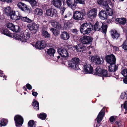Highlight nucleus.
<instances>
[{
  "instance_id": "nucleus-45",
  "label": "nucleus",
  "mask_w": 127,
  "mask_h": 127,
  "mask_svg": "<svg viewBox=\"0 0 127 127\" xmlns=\"http://www.w3.org/2000/svg\"><path fill=\"white\" fill-rule=\"evenodd\" d=\"M29 2L32 7L37 5V2L35 0H30Z\"/></svg>"
},
{
  "instance_id": "nucleus-56",
  "label": "nucleus",
  "mask_w": 127,
  "mask_h": 127,
  "mask_svg": "<svg viewBox=\"0 0 127 127\" xmlns=\"http://www.w3.org/2000/svg\"><path fill=\"white\" fill-rule=\"evenodd\" d=\"M71 32L75 34H76L78 32V31L76 29H73L71 30Z\"/></svg>"
},
{
  "instance_id": "nucleus-53",
  "label": "nucleus",
  "mask_w": 127,
  "mask_h": 127,
  "mask_svg": "<svg viewBox=\"0 0 127 127\" xmlns=\"http://www.w3.org/2000/svg\"><path fill=\"white\" fill-rule=\"evenodd\" d=\"M124 108L125 109V113L126 114V113H127V101H126L124 104Z\"/></svg>"
},
{
  "instance_id": "nucleus-36",
  "label": "nucleus",
  "mask_w": 127,
  "mask_h": 127,
  "mask_svg": "<svg viewBox=\"0 0 127 127\" xmlns=\"http://www.w3.org/2000/svg\"><path fill=\"white\" fill-rule=\"evenodd\" d=\"M37 117L42 120H44L47 117V114L43 112L41 113L38 115H37Z\"/></svg>"
},
{
  "instance_id": "nucleus-20",
  "label": "nucleus",
  "mask_w": 127,
  "mask_h": 127,
  "mask_svg": "<svg viewBox=\"0 0 127 127\" xmlns=\"http://www.w3.org/2000/svg\"><path fill=\"white\" fill-rule=\"evenodd\" d=\"M84 70L87 73L92 74L93 68L90 64L86 63L84 65Z\"/></svg>"
},
{
  "instance_id": "nucleus-19",
  "label": "nucleus",
  "mask_w": 127,
  "mask_h": 127,
  "mask_svg": "<svg viewBox=\"0 0 127 127\" xmlns=\"http://www.w3.org/2000/svg\"><path fill=\"white\" fill-rule=\"evenodd\" d=\"M64 0H52L51 3L57 8H60L62 3L63 4Z\"/></svg>"
},
{
  "instance_id": "nucleus-31",
  "label": "nucleus",
  "mask_w": 127,
  "mask_h": 127,
  "mask_svg": "<svg viewBox=\"0 0 127 127\" xmlns=\"http://www.w3.org/2000/svg\"><path fill=\"white\" fill-rule=\"evenodd\" d=\"M56 50L54 49L50 48L47 50V53L50 56L54 57V54Z\"/></svg>"
},
{
  "instance_id": "nucleus-55",
  "label": "nucleus",
  "mask_w": 127,
  "mask_h": 127,
  "mask_svg": "<svg viewBox=\"0 0 127 127\" xmlns=\"http://www.w3.org/2000/svg\"><path fill=\"white\" fill-rule=\"evenodd\" d=\"M76 3L83 4L85 3L84 0H76Z\"/></svg>"
},
{
  "instance_id": "nucleus-4",
  "label": "nucleus",
  "mask_w": 127,
  "mask_h": 127,
  "mask_svg": "<svg viewBox=\"0 0 127 127\" xmlns=\"http://www.w3.org/2000/svg\"><path fill=\"white\" fill-rule=\"evenodd\" d=\"M86 14L85 11H82L76 10L73 12V19L77 20H83L84 19Z\"/></svg>"
},
{
  "instance_id": "nucleus-28",
  "label": "nucleus",
  "mask_w": 127,
  "mask_h": 127,
  "mask_svg": "<svg viewBox=\"0 0 127 127\" xmlns=\"http://www.w3.org/2000/svg\"><path fill=\"white\" fill-rule=\"evenodd\" d=\"M14 11L9 6L6 7L4 10L5 14L8 16H10Z\"/></svg>"
},
{
  "instance_id": "nucleus-24",
  "label": "nucleus",
  "mask_w": 127,
  "mask_h": 127,
  "mask_svg": "<svg viewBox=\"0 0 127 127\" xmlns=\"http://www.w3.org/2000/svg\"><path fill=\"white\" fill-rule=\"evenodd\" d=\"M18 16L16 14L15 11H14L12 13V14L10 16V18L13 20H15L17 21L19 20H21V17H22L21 16H19V13H18Z\"/></svg>"
},
{
  "instance_id": "nucleus-3",
  "label": "nucleus",
  "mask_w": 127,
  "mask_h": 127,
  "mask_svg": "<svg viewBox=\"0 0 127 127\" xmlns=\"http://www.w3.org/2000/svg\"><path fill=\"white\" fill-rule=\"evenodd\" d=\"M80 60L77 58H73L71 60L67 61L68 66L75 70H78L79 68L78 65L80 64Z\"/></svg>"
},
{
  "instance_id": "nucleus-5",
  "label": "nucleus",
  "mask_w": 127,
  "mask_h": 127,
  "mask_svg": "<svg viewBox=\"0 0 127 127\" xmlns=\"http://www.w3.org/2000/svg\"><path fill=\"white\" fill-rule=\"evenodd\" d=\"M97 3L98 4L105 7L106 10L109 16L113 15V10L109 7L106 0H97Z\"/></svg>"
},
{
  "instance_id": "nucleus-34",
  "label": "nucleus",
  "mask_w": 127,
  "mask_h": 127,
  "mask_svg": "<svg viewBox=\"0 0 127 127\" xmlns=\"http://www.w3.org/2000/svg\"><path fill=\"white\" fill-rule=\"evenodd\" d=\"M21 21L30 23H32L33 21H34L33 20L29 19L27 17L22 16L21 18Z\"/></svg>"
},
{
  "instance_id": "nucleus-43",
  "label": "nucleus",
  "mask_w": 127,
  "mask_h": 127,
  "mask_svg": "<svg viewBox=\"0 0 127 127\" xmlns=\"http://www.w3.org/2000/svg\"><path fill=\"white\" fill-rule=\"evenodd\" d=\"M121 46L124 50L127 51V40L126 39L123 42Z\"/></svg>"
},
{
  "instance_id": "nucleus-41",
  "label": "nucleus",
  "mask_w": 127,
  "mask_h": 127,
  "mask_svg": "<svg viewBox=\"0 0 127 127\" xmlns=\"http://www.w3.org/2000/svg\"><path fill=\"white\" fill-rule=\"evenodd\" d=\"M52 31L53 34L55 36H57L60 34V32L55 29L52 28L50 30Z\"/></svg>"
},
{
  "instance_id": "nucleus-50",
  "label": "nucleus",
  "mask_w": 127,
  "mask_h": 127,
  "mask_svg": "<svg viewBox=\"0 0 127 127\" xmlns=\"http://www.w3.org/2000/svg\"><path fill=\"white\" fill-rule=\"evenodd\" d=\"M57 22L56 21L54 20H51L50 21V23L52 27L54 28H55Z\"/></svg>"
},
{
  "instance_id": "nucleus-25",
  "label": "nucleus",
  "mask_w": 127,
  "mask_h": 127,
  "mask_svg": "<svg viewBox=\"0 0 127 127\" xmlns=\"http://www.w3.org/2000/svg\"><path fill=\"white\" fill-rule=\"evenodd\" d=\"M110 33L112 37L114 39H117L120 35L116 30H112L110 31Z\"/></svg>"
},
{
  "instance_id": "nucleus-60",
  "label": "nucleus",
  "mask_w": 127,
  "mask_h": 127,
  "mask_svg": "<svg viewBox=\"0 0 127 127\" xmlns=\"http://www.w3.org/2000/svg\"><path fill=\"white\" fill-rule=\"evenodd\" d=\"M2 1L6 2L7 3H12V0H0Z\"/></svg>"
},
{
  "instance_id": "nucleus-30",
  "label": "nucleus",
  "mask_w": 127,
  "mask_h": 127,
  "mask_svg": "<svg viewBox=\"0 0 127 127\" xmlns=\"http://www.w3.org/2000/svg\"><path fill=\"white\" fill-rule=\"evenodd\" d=\"M32 106L34 109L36 111L38 110L39 109V102L34 99L32 102Z\"/></svg>"
},
{
  "instance_id": "nucleus-13",
  "label": "nucleus",
  "mask_w": 127,
  "mask_h": 127,
  "mask_svg": "<svg viewBox=\"0 0 127 127\" xmlns=\"http://www.w3.org/2000/svg\"><path fill=\"white\" fill-rule=\"evenodd\" d=\"M32 45L36 48L40 50L44 48L46 46L45 42L44 40L37 41L35 44H32Z\"/></svg>"
},
{
  "instance_id": "nucleus-14",
  "label": "nucleus",
  "mask_w": 127,
  "mask_h": 127,
  "mask_svg": "<svg viewBox=\"0 0 127 127\" xmlns=\"http://www.w3.org/2000/svg\"><path fill=\"white\" fill-rule=\"evenodd\" d=\"M97 10L96 8H93L88 11L87 14L88 17L93 19L96 17Z\"/></svg>"
},
{
  "instance_id": "nucleus-51",
  "label": "nucleus",
  "mask_w": 127,
  "mask_h": 127,
  "mask_svg": "<svg viewBox=\"0 0 127 127\" xmlns=\"http://www.w3.org/2000/svg\"><path fill=\"white\" fill-rule=\"evenodd\" d=\"M56 25L55 27V28L58 30H60L62 29V27L61 26V25L59 22H57V24Z\"/></svg>"
},
{
  "instance_id": "nucleus-12",
  "label": "nucleus",
  "mask_w": 127,
  "mask_h": 127,
  "mask_svg": "<svg viewBox=\"0 0 127 127\" xmlns=\"http://www.w3.org/2000/svg\"><path fill=\"white\" fill-rule=\"evenodd\" d=\"M105 109L104 108L102 109L100 111L99 113L97 116L96 118L95 119L96 120L97 124L96 125L95 127H98L100 125L99 124L101 122L103 119L104 116L105 115Z\"/></svg>"
},
{
  "instance_id": "nucleus-2",
  "label": "nucleus",
  "mask_w": 127,
  "mask_h": 127,
  "mask_svg": "<svg viewBox=\"0 0 127 127\" xmlns=\"http://www.w3.org/2000/svg\"><path fill=\"white\" fill-rule=\"evenodd\" d=\"M10 37H15V39L18 40H20L23 42V37L22 36V33L20 34L13 33L12 35L9 30L6 28H2L1 30H0V32Z\"/></svg>"
},
{
  "instance_id": "nucleus-57",
  "label": "nucleus",
  "mask_w": 127,
  "mask_h": 127,
  "mask_svg": "<svg viewBox=\"0 0 127 127\" xmlns=\"http://www.w3.org/2000/svg\"><path fill=\"white\" fill-rule=\"evenodd\" d=\"M26 88L29 90H31L32 89V87L31 85L29 83H27L26 85Z\"/></svg>"
},
{
  "instance_id": "nucleus-8",
  "label": "nucleus",
  "mask_w": 127,
  "mask_h": 127,
  "mask_svg": "<svg viewBox=\"0 0 127 127\" xmlns=\"http://www.w3.org/2000/svg\"><path fill=\"white\" fill-rule=\"evenodd\" d=\"M31 23L28 24L27 25V27L30 31H32V33L35 34L37 31L39 26L33 21Z\"/></svg>"
},
{
  "instance_id": "nucleus-21",
  "label": "nucleus",
  "mask_w": 127,
  "mask_h": 127,
  "mask_svg": "<svg viewBox=\"0 0 127 127\" xmlns=\"http://www.w3.org/2000/svg\"><path fill=\"white\" fill-rule=\"evenodd\" d=\"M31 31L26 30L24 32L22 33V36L23 37V42H26L28 40L30 37Z\"/></svg>"
},
{
  "instance_id": "nucleus-49",
  "label": "nucleus",
  "mask_w": 127,
  "mask_h": 127,
  "mask_svg": "<svg viewBox=\"0 0 127 127\" xmlns=\"http://www.w3.org/2000/svg\"><path fill=\"white\" fill-rule=\"evenodd\" d=\"M120 97L121 99H123L125 98L126 99H127V95L125 92L122 93L120 96Z\"/></svg>"
},
{
  "instance_id": "nucleus-10",
  "label": "nucleus",
  "mask_w": 127,
  "mask_h": 127,
  "mask_svg": "<svg viewBox=\"0 0 127 127\" xmlns=\"http://www.w3.org/2000/svg\"><path fill=\"white\" fill-rule=\"evenodd\" d=\"M105 60L106 62L110 64H115L116 58L115 56L112 54L106 56Z\"/></svg>"
},
{
  "instance_id": "nucleus-29",
  "label": "nucleus",
  "mask_w": 127,
  "mask_h": 127,
  "mask_svg": "<svg viewBox=\"0 0 127 127\" xmlns=\"http://www.w3.org/2000/svg\"><path fill=\"white\" fill-rule=\"evenodd\" d=\"M109 71V72H111L113 71H116L118 69V66L115 64H110L108 66Z\"/></svg>"
},
{
  "instance_id": "nucleus-1",
  "label": "nucleus",
  "mask_w": 127,
  "mask_h": 127,
  "mask_svg": "<svg viewBox=\"0 0 127 127\" xmlns=\"http://www.w3.org/2000/svg\"><path fill=\"white\" fill-rule=\"evenodd\" d=\"M101 23L97 21L94 25L90 22H86L82 23L79 28L80 32L83 35L90 33L92 31H100L101 30Z\"/></svg>"
},
{
  "instance_id": "nucleus-33",
  "label": "nucleus",
  "mask_w": 127,
  "mask_h": 127,
  "mask_svg": "<svg viewBox=\"0 0 127 127\" xmlns=\"http://www.w3.org/2000/svg\"><path fill=\"white\" fill-rule=\"evenodd\" d=\"M101 30L100 31L105 34L106 33L108 26L107 25H104L103 23H101Z\"/></svg>"
},
{
  "instance_id": "nucleus-48",
  "label": "nucleus",
  "mask_w": 127,
  "mask_h": 127,
  "mask_svg": "<svg viewBox=\"0 0 127 127\" xmlns=\"http://www.w3.org/2000/svg\"><path fill=\"white\" fill-rule=\"evenodd\" d=\"M121 73L124 76H127V68L124 69L121 71Z\"/></svg>"
},
{
  "instance_id": "nucleus-32",
  "label": "nucleus",
  "mask_w": 127,
  "mask_h": 127,
  "mask_svg": "<svg viewBox=\"0 0 127 127\" xmlns=\"http://www.w3.org/2000/svg\"><path fill=\"white\" fill-rule=\"evenodd\" d=\"M110 75L111 73H109L108 71L107 70L103 69L102 71L101 75L100 76H103V77H110Z\"/></svg>"
},
{
  "instance_id": "nucleus-52",
  "label": "nucleus",
  "mask_w": 127,
  "mask_h": 127,
  "mask_svg": "<svg viewBox=\"0 0 127 127\" xmlns=\"http://www.w3.org/2000/svg\"><path fill=\"white\" fill-rule=\"evenodd\" d=\"M117 117L116 116H113L110 117L109 118V120L111 123H113L115 122L116 120V118L115 117Z\"/></svg>"
},
{
  "instance_id": "nucleus-54",
  "label": "nucleus",
  "mask_w": 127,
  "mask_h": 127,
  "mask_svg": "<svg viewBox=\"0 0 127 127\" xmlns=\"http://www.w3.org/2000/svg\"><path fill=\"white\" fill-rule=\"evenodd\" d=\"M102 62L101 60H100V57H99L97 61H95V64H101Z\"/></svg>"
},
{
  "instance_id": "nucleus-40",
  "label": "nucleus",
  "mask_w": 127,
  "mask_h": 127,
  "mask_svg": "<svg viewBox=\"0 0 127 127\" xmlns=\"http://www.w3.org/2000/svg\"><path fill=\"white\" fill-rule=\"evenodd\" d=\"M28 127H36V125L35 122L33 120L29 121L28 124Z\"/></svg>"
},
{
  "instance_id": "nucleus-38",
  "label": "nucleus",
  "mask_w": 127,
  "mask_h": 127,
  "mask_svg": "<svg viewBox=\"0 0 127 127\" xmlns=\"http://www.w3.org/2000/svg\"><path fill=\"white\" fill-rule=\"evenodd\" d=\"M35 13L37 15L41 16L43 14V11L41 9L36 8L35 10Z\"/></svg>"
},
{
  "instance_id": "nucleus-64",
  "label": "nucleus",
  "mask_w": 127,
  "mask_h": 127,
  "mask_svg": "<svg viewBox=\"0 0 127 127\" xmlns=\"http://www.w3.org/2000/svg\"><path fill=\"white\" fill-rule=\"evenodd\" d=\"M113 48L114 49L115 51L118 50L119 49V48L118 47L115 46H114L113 47Z\"/></svg>"
},
{
  "instance_id": "nucleus-11",
  "label": "nucleus",
  "mask_w": 127,
  "mask_h": 127,
  "mask_svg": "<svg viewBox=\"0 0 127 127\" xmlns=\"http://www.w3.org/2000/svg\"><path fill=\"white\" fill-rule=\"evenodd\" d=\"M17 5L19 9L25 12H30V9H31L29 6L22 2H18Z\"/></svg>"
},
{
  "instance_id": "nucleus-58",
  "label": "nucleus",
  "mask_w": 127,
  "mask_h": 127,
  "mask_svg": "<svg viewBox=\"0 0 127 127\" xmlns=\"http://www.w3.org/2000/svg\"><path fill=\"white\" fill-rule=\"evenodd\" d=\"M114 124L117 125L118 127H119L121 125V124L119 121H117L115 122Z\"/></svg>"
},
{
  "instance_id": "nucleus-15",
  "label": "nucleus",
  "mask_w": 127,
  "mask_h": 127,
  "mask_svg": "<svg viewBox=\"0 0 127 127\" xmlns=\"http://www.w3.org/2000/svg\"><path fill=\"white\" fill-rule=\"evenodd\" d=\"M58 52L62 57L66 58L68 57V53L66 49L61 47L58 48Z\"/></svg>"
},
{
  "instance_id": "nucleus-27",
  "label": "nucleus",
  "mask_w": 127,
  "mask_h": 127,
  "mask_svg": "<svg viewBox=\"0 0 127 127\" xmlns=\"http://www.w3.org/2000/svg\"><path fill=\"white\" fill-rule=\"evenodd\" d=\"M41 33L42 36L46 38H48L50 37V35L47 31V29L45 27H43L41 30Z\"/></svg>"
},
{
  "instance_id": "nucleus-35",
  "label": "nucleus",
  "mask_w": 127,
  "mask_h": 127,
  "mask_svg": "<svg viewBox=\"0 0 127 127\" xmlns=\"http://www.w3.org/2000/svg\"><path fill=\"white\" fill-rule=\"evenodd\" d=\"M72 23L71 22L68 21L64 24V27L65 29L67 30L71 27Z\"/></svg>"
},
{
  "instance_id": "nucleus-47",
  "label": "nucleus",
  "mask_w": 127,
  "mask_h": 127,
  "mask_svg": "<svg viewBox=\"0 0 127 127\" xmlns=\"http://www.w3.org/2000/svg\"><path fill=\"white\" fill-rule=\"evenodd\" d=\"M14 25L13 24L9 22L7 24V27L8 28L12 31L13 29V27Z\"/></svg>"
},
{
  "instance_id": "nucleus-63",
  "label": "nucleus",
  "mask_w": 127,
  "mask_h": 127,
  "mask_svg": "<svg viewBox=\"0 0 127 127\" xmlns=\"http://www.w3.org/2000/svg\"><path fill=\"white\" fill-rule=\"evenodd\" d=\"M112 21V20L111 19H108L106 22V23L108 24L111 22Z\"/></svg>"
},
{
  "instance_id": "nucleus-22",
  "label": "nucleus",
  "mask_w": 127,
  "mask_h": 127,
  "mask_svg": "<svg viewBox=\"0 0 127 127\" xmlns=\"http://www.w3.org/2000/svg\"><path fill=\"white\" fill-rule=\"evenodd\" d=\"M60 37L61 39L63 40H67L69 39L70 36L68 33L64 31L61 33Z\"/></svg>"
},
{
  "instance_id": "nucleus-26",
  "label": "nucleus",
  "mask_w": 127,
  "mask_h": 127,
  "mask_svg": "<svg viewBox=\"0 0 127 127\" xmlns=\"http://www.w3.org/2000/svg\"><path fill=\"white\" fill-rule=\"evenodd\" d=\"M103 69L100 67L98 66L96 68L95 70H93L92 74L100 76Z\"/></svg>"
},
{
  "instance_id": "nucleus-18",
  "label": "nucleus",
  "mask_w": 127,
  "mask_h": 127,
  "mask_svg": "<svg viewBox=\"0 0 127 127\" xmlns=\"http://www.w3.org/2000/svg\"><path fill=\"white\" fill-rule=\"evenodd\" d=\"M105 10H102L99 12L98 16L99 18L101 20H104L107 19L108 18V15L107 12Z\"/></svg>"
},
{
  "instance_id": "nucleus-61",
  "label": "nucleus",
  "mask_w": 127,
  "mask_h": 127,
  "mask_svg": "<svg viewBox=\"0 0 127 127\" xmlns=\"http://www.w3.org/2000/svg\"><path fill=\"white\" fill-rule=\"evenodd\" d=\"M38 93L35 92H32V95L36 97V96L38 95Z\"/></svg>"
},
{
  "instance_id": "nucleus-7",
  "label": "nucleus",
  "mask_w": 127,
  "mask_h": 127,
  "mask_svg": "<svg viewBox=\"0 0 127 127\" xmlns=\"http://www.w3.org/2000/svg\"><path fill=\"white\" fill-rule=\"evenodd\" d=\"M15 123L16 126L17 127H20L22 126L24 123L23 118L21 115H17L14 118Z\"/></svg>"
},
{
  "instance_id": "nucleus-42",
  "label": "nucleus",
  "mask_w": 127,
  "mask_h": 127,
  "mask_svg": "<svg viewBox=\"0 0 127 127\" xmlns=\"http://www.w3.org/2000/svg\"><path fill=\"white\" fill-rule=\"evenodd\" d=\"M7 120L4 118H2L0 120V127H1V126H5L7 124L6 122Z\"/></svg>"
},
{
  "instance_id": "nucleus-59",
  "label": "nucleus",
  "mask_w": 127,
  "mask_h": 127,
  "mask_svg": "<svg viewBox=\"0 0 127 127\" xmlns=\"http://www.w3.org/2000/svg\"><path fill=\"white\" fill-rule=\"evenodd\" d=\"M125 78L123 79V81L124 83L127 84V76H124Z\"/></svg>"
},
{
  "instance_id": "nucleus-39",
  "label": "nucleus",
  "mask_w": 127,
  "mask_h": 127,
  "mask_svg": "<svg viewBox=\"0 0 127 127\" xmlns=\"http://www.w3.org/2000/svg\"><path fill=\"white\" fill-rule=\"evenodd\" d=\"M13 29L12 31L15 32H19L20 31L21 29L20 27L18 26L14 25L13 27Z\"/></svg>"
},
{
  "instance_id": "nucleus-37",
  "label": "nucleus",
  "mask_w": 127,
  "mask_h": 127,
  "mask_svg": "<svg viewBox=\"0 0 127 127\" xmlns=\"http://www.w3.org/2000/svg\"><path fill=\"white\" fill-rule=\"evenodd\" d=\"M65 4H63V6H61V8H60V13L62 15H63L65 9L67 8V5H64Z\"/></svg>"
},
{
  "instance_id": "nucleus-62",
  "label": "nucleus",
  "mask_w": 127,
  "mask_h": 127,
  "mask_svg": "<svg viewBox=\"0 0 127 127\" xmlns=\"http://www.w3.org/2000/svg\"><path fill=\"white\" fill-rule=\"evenodd\" d=\"M71 15V14L70 13H68L66 14L64 16V18H67L68 17H69Z\"/></svg>"
},
{
  "instance_id": "nucleus-6",
  "label": "nucleus",
  "mask_w": 127,
  "mask_h": 127,
  "mask_svg": "<svg viewBox=\"0 0 127 127\" xmlns=\"http://www.w3.org/2000/svg\"><path fill=\"white\" fill-rule=\"evenodd\" d=\"M45 14L47 16L55 18L58 17L59 14L56 9L52 8L46 10Z\"/></svg>"
},
{
  "instance_id": "nucleus-44",
  "label": "nucleus",
  "mask_w": 127,
  "mask_h": 127,
  "mask_svg": "<svg viewBox=\"0 0 127 127\" xmlns=\"http://www.w3.org/2000/svg\"><path fill=\"white\" fill-rule=\"evenodd\" d=\"M98 56L96 55L94 56L91 57V60L92 62L94 63H95V61H97V60L98 59Z\"/></svg>"
},
{
  "instance_id": "nucleus-23",
  "label": "nucleus",
  "mask_w": 127,
  "mask_h": 127,
  "mask_svg": "<svg viewBox=\"0 0 127 127\" xmlns=\"http://www.w3.org/2000/svg\"><path fill=\"white\" fill-rule=\"evenodd\" d=\"M115 21L121 26L124 25L127 23V20L126 18H118L116 19Z\"/></svg>"
},
{
  "instance_id": "nucleus-17",
  "label": "nucleus",
  "mask_w": 127,
  "mask_h": 127,
  "mask_svg": "<svg viewBox=\"0 0 127 127\" xmlns=\"http://www.w3.org/2000/svg\"><path fill=\"white\" fill-rule=\"evenodd\" d=\"M84 44L82 43L78 44L76 45H74L73 47L76 51L79 52H82L85 50V47Z\"/></svg>"
},
{
  "instance_id": "nucleus-46",
  "label": "nucleus",
  "mask_w": 127,
  "mask_h": 127,
  "mask_svg": "<svg viewBox=\"0 0 127 127\" xmlns=\"http://www.w3.org/2000/svg\"><path fill=\"white\" fill-rule=\"evenodd\" d=\"M14 25L13 24L9 22L7 24V27L8 28L12 31L13 29V27Z\"/></svg>"
},
{
  "instance_id": "nucleus-9",
  "label": "nucleus",
  "mask_w": 127,
  "mask_h": 127,
  "mask_svg": "<svg viewBox=\"0 0 127 127\" xmlns=\"http://www.w3.org/2000/svg\"><path fill=\"white\" fill-rule=\"evenodd\" d=\"M93 39V38L90 36L84 35L81 37L80 40L81 43L85 44H91Z\"/></svg>"
},
{
  "instance_id": "nucleus-16",
  "label": "nucleus",
  "mask_w": 127,
  "mask_h": 127,
  "mask_svg": "<svg viewBox=\"0 0 127 127\" xmlns=\"http://www.w3.org/2000/svg\"><path fill=\"white\" fill-rule=\"evenodd\" d=\"M63 4L67 5V7L74 8L76 6L75 0H64Z\"/></svg>"
}]
</instances>
